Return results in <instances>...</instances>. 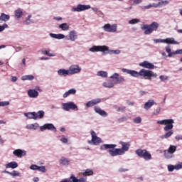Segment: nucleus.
<instances>
[{
  "label": "nucleus",
  "mask_w": 182,
  "mask_h": 182,
  "mask_svg": "<svg viewBox=\"0 0 182 182\" xmlns=\"http://www.w3.org/2000/svg\"><path fill=\"white\" fill-rule=\"evenodd\" d=\"M129 75H130V76H132L133 77H137V71L129 70Z\"/></svg>",
  "instance_id": "37998d69"
},
{
  "label": "nucleus",
  "mask_w": 182,
  "mask_h": 182,
  "mask_svg": "<svg viewBox=\"0 0 182 182\" xmlns=\"http://www.w3.org/2000/svg\"><path fill=\"white\" fill-rule=\"evenodd\" d=\"M5 106H9V101L0 102V107H4Z\"/></svg>",
  "instance_id": "a18cd8bd"
},
{
  "label": "nucleus",
  "mask_w": 182,
  "mask_h": 182,
  "mask_svg": "<svg viewBox=\"0 0 182 182\" xmlns=\"http://www.w3.org/2000/svg\"><path fill=\"white\" fill-rule=\"evenodd\" d=\"M118 120L119 122H126V120H127V118L126 117H124L119 118Z\"/></svg>",
  "instance_id": "680f3d73"
},
{
  "label": "nucleus",
  "mask_w": 182,
  "mask_h": 182,
  "mask_svg": "<svg viewBox=\"0 0 182 182\" xmlns=\"http://www.w3.org/2000/svg\"><path fill=\"white\" fill-rule=\"evenodd\" d=\"M13 154L16 157L21 159V157H23V156H26V151L21 149H16L13 151Z\"/></svg>",
  "instance_id": "dca6fc26"
},
{
  "label": "nucleus",
  "mask_w": 182,
  "mask_h": 182,
  "mask_svg": "<svg viewBox=\"0 0 182 182\" xmlns=\"http://www.w3.org/2000/svg\"><path fill=\"white\" fill-rule=\"evenodd\" d=\"M6 168H17L18 163L16 161H11L5 165Z\"/></svg>",
  "instance_id": "c85d7f7f"
},
{
  "label": "nucleus",
  "mask_w": 182,
  "mask_h": 182,
  "mask_svg": "<svg viewBox=\"0 0 182 182\" xmlns=\"http://www.w3.org/2000/svg\"><path fill=\"white\" fill-rule=\"evenodd\" d=\"M164 43H168V45H178V42L176 41L173 38H167L164 39Z\"/></svg>",
  "instance_id": "a878e982"
},
{
  "label": "nucleus",
  "mask_w": 182,
  "mask_h": 182,
  "mask_svg": "<svg viewBox=\"0 0 182 182\" xmlns=\"http://www.w3.org/2000/svg\"><path fill=\"white\" fill-rule=\"evenodd\" d=\"M109 79L114 82V85H120L121 83H123V82H126L124 77L120 76L117 73H114L110 75Z\"/></svg>",
  "instance_id": "423d86ee"
},
{
  "label": "nucleus",
  "mask_w": 182,
  "mask_h": 182,
  "mask_svg": "<svg viewBox=\"0 0 182 182\" xmlns=\"http://www.w3.org/2000/svg\"><path fill=\"white\" fill-rule=\"evenodd\" d=\"M59 163L60 166H64L65 167H68V166H69V164H70V160H69L68 159L66 158H61L59 160Z\"/></svg>",
  "instance_id": "bb28decb"
},
{
  "label": "nucleus",
  "mask_w": 182,
  "mask_h": 182,
  "mask_svg": "<svg viewBox=\"0 0 182 182\" xmlns=\"http://www.w3.org/2000/svg\"><path fill=\"white\" fill-rule=\"evenodd\" d=\"M142 31L145 35H150V33H153L154 31H157L159 29V24L157 22H153L151 24H144L141 27Z\"/></svg>",
  "instance_id": "7ed1b4c3"
},
{
  "label": "nucleus",
  "mask_w": 182,
  "mask_h": 182,
  "mask_svg": "<svg viewBox=\"0 0 182 182\" xmlns=\"http://www.w3.org/2000/svg\"><path fill=\"white\" fill-rule=\"evenodd\" d=\"M117 112H126V107L122 106L117 108Z\"/></svg>",
  "instance_id": "8fccbe9b"
},
{
  "label": "nucleus",
  "mask_w": 182,
  "mask_h": 182,
  "mask_svg": "<svg viewBox=\"0 0 182 182\" xmlns=\"http://www.w3.org/2000/svg\"><path fill=\"white\" fill-rule=\"evenodd\" d=\"M122 72H123V73H127V75H129L130 70L127 68H122Z\"/></svg>",
  "instance_id": "4d7b16f0"
},
{
  "label": "nucleus",
  "mask_w": 182,
  "mask_h": 182,
  "mask_svg": "<svg viewBox=\"0 0 182 182\" xmlns=\"http://www.w3.org/2000/svg\"><path fill=\"white\" fill-rule=\"evenodd\" d=\"M53 19L55 21H62L63 18L62 17H54Z\"/></svg>",
  "instance_id": "69168bd1"
},
{
  "label": "nucleus",
  "mask_w": 182,
  "mask_h": 182,
  "mask_svg": "<svg viewBox=\"0 0 182 182\" xmlns=\"http://www.w3.org/2000/svg\"><path fill=\"white\" fill-rule=\"evenodd\" d=\"M86 181H87V178L86 176L82 177L77 179V178H76L75 175L71 176V182H86Z\"/></svg>",
  "instance_id": "393cba45"
},
{
  "label": "nucleus",
  "mask_w": 182,
  "mask_h": 182,
  "mask_svg": "<svg viewBox=\"0 0 182 182\" xmlns=\"http://www.w3.org/2000/svg\"><path fill=\"white\" fill-rule=\"evenodd\" d=\"M137 155L139 157L144 159L145 161L151 160V154L146 149H137Z\"/></svg>",
  "instance_id": "6e6552de"
},
{
  "label": "nucleus",
  "mask_w": 182,
  "mask_h": 182,
  "mask_svg": "<svg viewBox=\"0 0 182 182\" xmlns=\"http://www.w3.org/2000/svg\"><path fill=\"white\" fill-rule=\"evenodd\" d=\"M70 95H76V89L72 88L70 89L68 91L65 92L63 95V97L64 99H66L68 96H70Z\"/></svg>",
  "instance_id": "cd10ccee"
},
{
  "label": "nucleus",
  "mask_w": 182,
  "mask_h": 182,
  "mask_svg": "<svg viewBox=\"0 0 182 182\" xmlns=\"http://www.w3.org/2000/svg\"><path fill=\"white\" fill-rule=\"evenodd\" d=\"M11 80V82H16V80H18V77H16V76H12Z\"/></svg>",
  "instance_id": "e2e57ef3"
},
{
  "label": "nucleus",
  "mask_w": 182,
  "mask_h": 182,
  "mask_svg": "<svg viewBox=\"0 0 182 182\" xmlns=\"http://www.w3.org/2000/svg\"><path fill=\"white\" fill-rule=\"evenodd\" d=\"M38 167L39 166L38 165L33 164L30 166V169L31 170H38Z\"/></svg>",
  "instance_id": "864d4df0"
},
{
  "label": "nucleus",
  "mask_w": 182,
  "mask_h": 182,
  "mask_svg": "<svg viewBox=\"0 0 182 182\" xmlns=\"http://www.w3.org/2000/svg\"><path fill=\"white\" fill-rule=\"evenodd\" d=\"M109 55H120L121 51L119 49L117 50H109L108 47V50H106Z\"/></svg>",
  "instance_id": "f704fd0d"
},
{
  "label": "nucleus",
  "mask_w": 182,
  "mask_h": 182,
  "mask_svg": "<svg viewBox=\"0 0 182 182\" xmlns=\"http://www.w3.org/2000/svg\"><path fill=\"white\" fill-rule=\"evenodd\" d=\"M4 143H5V140H4V139H2V136H1L0 135V144L1 146H4Z\"/></svg>",
  "instance_id": "052dcab7"
},
{
  "label": "nucleus",
  "mask_w": 182,
  "mask_h": 182,
  "mask_svg": "<svg viewBox=\"0 0 182 182\" xmlns=\"http://www.w3.org/2000/svg\"><path fill=\"white\" fill-rule=\"evenodd\" d=\"M102 29L105 32H109V33H116V32H117V24L106 23L102 26Z\"/></svg>",
  "instance_id": "9d476101"
},
{
  "label": "nucleus",
  "mask_w": 182,
  "mask_h": 182,
  "mask_svg": "<svg viewBox=\"0 0 182 182\" xmlns=\"http://www.w3.org/2000/svg\"><path fill=\"white\" fill-rule=\"evenodd\" d=\"M82 176H93V171L90 169H86L85 171L82 173Z\"/></svg>",
  "instance_id": "a19ab883"
},
{
  "label": "nucleus",
  "mask_w": 182,
  "mask_h": 182,
  "mask_svg": "<svg viewBox=\"0 0 182 182\" xmlns=\"http://www.w3.org/2000/svg\"><path fill=\"white\" fill-rule=\"evenodd\" d=\"M157 124L161 125H166L164 127V132H167L162 136V139H168L173 134V130H171L173 127V125L174 124L173 119H168L158 120Z\"/></svg>",
  "instance_id": "f03ea898"
},
{
  "label": "nucleus",
  "mask_w": 182,
  "mask_h": 182,
  "mask_svg": "<svg viewBox=\"0 0 182 182\" xmlns=\"http://www.w3.org/2000/svg\"><path fill=\"white\" fill-rule=\"evenodd\" d=\"M176 146L170 145L168 149L164 151V156L167 159H172L173 157V154L176 152Z\"/></svg>",
  "instance_id": "0eeeda50"
},
{
  "label": "nucleus",
  "mask_w": 182,
  "mask_h": 182,
  "mask_svg": "<svg viewBox=\"0 0 182 182\" xmlns=\"http://www.w3.org/2000/svg\"><path fill=\"white\" fill-rule=\"evenodd\" d=\"M139 66H141L142 68H145V69H154V64L151 63H149V61H144L141 63H139Z\"/></svg>",
  "instance_id": "4be33fe9"
},
{
  "label": "nucleus",
  "mask_w": 182,
  "mask_h": 182,
  "mask_svg": "<svg viewBox=\"0 0 182 182\" xmlns=\"http://www.w3.org/2000/svg\"><path fill=\"white\" fill-rule=\"evenodd\" d=\"M32 18V15H28L27 18L25 21V23L26 25H31V23H33V21H32L31 18Z\"/></svg>",
  "instance_id": "ea45409f"
},
{
  "label": "nucleus",
  "mask_w": 182,
  "mask_h": 182,
  "mask_svg": "<svg viewBox=\"0 0 182 182\" xmlns=\"http://www.w3.org/2000/svg\"><path fill=\"white\" fill-rule=\"evenodd\" d=\"M139 76L143 77L145 80H151V77H157V74L151 70L142 69L138 73Z\"/></svg>",
  "instance_id": "39448f33"
},
{
  "label": "nucleus",
  "mask_w": 182,
  "mask_h": 182,
  "mask_svg": "<svg viewBox=\"0 0 182 182\" xmlns=\"http://www.w3.org/2000/svg\"><path fill=\"white\" fill-rule=\"evenodd\" d=\"M60 141H61V143H63V144H66L68 141H69V139H68L66 136L63 135L60 139Z\"/></svg>",
  "instance_id": "79ce46f5"
},
{
  "label": "nucleus",
  "mask_w": 182,
  "mask_h": 182,
  "mask_svg": "<svg viewBox=\"0 0 182 182\" xmlns=\"http://www.w3.org/2000/svg\"><path fill=\"white\" fill-rule=\"evenodd\" d=\"M27 93L31 99H36L39 96V92L36 90H28Z\"/></svg>",
  "instance_id": "412c9836"
},
{
  "label": "nucleus",
  "mask_w": 182,
  "mask_h": 182,
  "mask_svg": "<svg viewBox=\"0 0 182 182\" xmlns=\"http://www.w3.org/2000/svg\"><path fill=\"white\" fill-rule=\"evenodd\" d=\"M166 52H167V53H171V48H170L169 47H166Z\"/></svg>",
  "instance_id": "338daca9"
},
{
  "label": "nucleus",
  "mask_w": 182,
  "mask_h": 182,
  "mask_svg": "<svg viewBox=\"0 0 182 182\" xmlns=\"http://www.w3.org/2000/svg\"><path fill=\"white\" fill-rule=\"evenodd\" d=\"M41 132H45V130H53V132H56V127L53 124H45L43 126L39 127Z\"/></svg>",
  "instance_id": "2eb2a0df"
},
{
  "label": "nucleus",
  "mask_w": 182,
  "mask_h": 182,
  "mask_svg": "<svg viewBox=\"0 0 182 182\" xmlns=\"http://www.w3.org/2000/svg\"><path fill=\"white\" fill-rule=\"evenodd\" d=\"M91 137L92 139L88 141V144L99 146V144L102 143V139L96 135V132H95V131L91 132Z\"/></svg>",
  "instance_id": "1a4fd4ad"
},
{
  "label": "nucleus",
  "mask_w": 182,
  "mask_h": 182,
  "mask_svg": "<svg viewBox=\"0 0 182 182\" xmlns=\"http://www.w3.org/2000/svg\"><path fill=\"white\" fill-rule=\"evenodd\" d=\"M168 171L172 172L173 170H175V166L169 165L168 166Z\"/></svg>",
  "instance_id": "6e6d98bb"
},
{
  "label": "nucleus",
  "mask_w": 182,
  "mask_h": 182,
  "mask_svg": "<svg viewBox=\"0 0 182 182\" xmlns=\"http://www.w3.org/2000/svg\"><path fill=\"white\" fill-rule=\"evenodd\" d=\"M102 102V100L100 98L93 99L89 102H87L85 104V106L87 107H93V106H95V105H99Z\"/></svg>",
  "instance_id": "f3484780"
},
{
  "label": "nucleus",
  "mask_w": 182,
  "mask_h": 182,
  "mask_svg": "<svg viewBox=\"0 0 182 182\" xmlns=\"http://www.w3.org/2000/svg\"><path fill=\"white\" fill-rule=\"evenodd\" d=\"M68 38L69 41H71V42H75V41L77 39V32H76L75 30L70 31L68 33Z\"/></svg>",
  "instance_id": "6ab92c4d"
},
{
  "label": "nucleus",
  "mask_w": 182,
  "mask_h": 182,
  "mask_svg": "<svg viewBox=\"0 0 182 182\" xmlns=\"http://www.w3.org/2000/svg\"><path fill=\"white\" fill-rule=\"evenodd\" d=\"M33 181H34V182H38V181H39V178H38V177H35V178H33Z\"/></svg>",
  "instance_id": "774afa93"
},
{
  "label": "nucleus",
  "mask_w": 182,
  "mask_h": 182,
  "mask_svg": "<svg viewBox=\"0 0 182 182\" xmlns=\"http://www.w3.org/2000/svg\"><path fill=\"white\" fill-rule=\"evenodd\" d=\"M154 105V100H150L149 102H146L144 105V109L149 110L151 107Z\"/></svg>",
  "instance_id": "473e14b6"
},
{
  "label": "nucleus",
  "mask_w": 182,
  "mask_h": 182,
  "mask_svg": "<svg viewBox=\"0 0 182 182\" xmlns=\"http://www.w3.org/2000/svg\"><path fill=\"white\" fill-rule=\"evenodd\" d=\"M169 3L168 1H162L161 2H159L158 4H149L146 6H145L146 9H150L151 7L157 8L159 6H161L163 5H166Z\"/></svg>",
  "instance_id": "aec40b11"
},
{
  "label": "nucleus",
  "mask_w": 182,
  "mask_h": 182,
  "mask_svg": "<svg viewBox=\"0 0 182 182\" xmlns=\"http://www.w3.org/2000/svg\"><path fill=\"white\" fill-rule=\"evenodd\" d=\"M58 28L62 31H68L70 27L66 23H63L60 24Z\"/></svg>",
  "instance_id": "72a5a7b5"
},
{
  "label": "nucleus",
  "mask_w": 182,
  "mask_h": 182,
  "mask_svg": "<svg viewBox=\"0 0 182 182\" xmlns=\"http://www.w3.org/2000/svg\"><path fill=\"white\" fill-rule=\"evenodd\" d=\"M159 79L161 80V82H164L166 80H168V77L164 76V75H161L159 77Z\"/></svg>",
  "instance_id": "603ef678"
},
{
  "label": "nucleus",
  "mask_w": 182,
  "mask_h": 182,
  "mask_svg": "<svg viewBox=\"0 0 182 182\" xmlns=\"http://www.w3.org/2000/svg\"><path fill=\"white\" fill-rule=\"evenodd\" d=\"M38 171L41 173H46V166H38Z\"/></svg>",
  "instance_id": "49530a36"
},
{
  "label": "nucleus",
  "mask_w": 182,
  "mask_h": 182,
  "mask_svg": "<svg viewBox=\"0 0 182 182\" xmlns=\"http://www.w3.org/2000/svg\"><path fill=\"white\" fill-rule=\"evenodd\" d=\"M25 117L28 119H33V120H38L39 119H43L45 116V112L43 110H40L38 112H25Z\"/></svg>",
  "instance_id": "20e7f679"
},
{
  "label": "nucleus",
  "mask_w": 182,
  "mask_h": 182,
  "mask_svg": "<svg viewBox=\"0 0 182 182\" xmlns=\"http://www.w3.org/2000/svg\"><path fill=\"white\" fill-rule=\"evenodd\" d=\"M57 73L58 75V76H63L64 77H66V76H70V73L69 72V70H66V69H60L57 71Z\"/></svg>",
  "instance_id": "5701e85b"
},
{
  "label": "nucleus",
  "mask_w": 182,
  "mask_h": 182,
  "mask_svg": "<svg viewBox=\"0 0 182 182\" xmlns=\"http://www.w3.org/2000/svg\"><path fill=\"white\" fill-rule=\"evenodd\" d=\"M119 144L122 146V149L117 148V145L114 144H104L100 146V150L102 151H105V150H108L111 157H116V156H123L126 151H129V149H130V143L129 142H123L119 141Z\"/></svg>",
  "instance_id": "f257e3e1"
},
{
  "label": "nucleus",
  "mask_w": 182,
  "mask_h": 182,
  "mask_svg": "<svg viewBox=\"0 0 182 182\" xmlns=\"http://www.w3.org/2000/svg\"><path fill=\"white\" fill-rule=\"evenodd\" d=\"M118 171H119V173H124L126 171H129L128 168H119L118 169Z\"/></svg>",
  "instance_id": "5fc2aeb1"
},
{
  "label": "nucleus",
  "mask_w": 182,
  "mask_h": 182,
  "mask_svg": "<svg viewBox=\"0 0 182 182\" xmlns=\"http://www.w3.org/2000/svg\"><path fill=\"white\" fill-rule=\"evenodd\" d=\"M154 43H164V39H154Z\"/></svg>",
  "instance_id": "3c124183"
},
{
  "label": "nucleus",
  "mask_w": 182,
  "mask_h": 182,
  "mask_svg": "<svg viewBox=\"0 0 182 182\" xmlns=\"http://www.w3.org/2000/svg\"><path fill=\"white\" fill-rule=\"evenodd\" d=\"M128 23H129V25H136V23H137V18H133L132 20H129L128 21Z\"/></svg>",
  "instance_id": "de8ad7c7"
},
{
  "label": "nucleus",
  "mask_w": 182,
  "mask_h": 182,
  "mask_svg": "<svg viewBox=\"0 0 182 182\" xmlns=\"http://www.w3.org/2000/svg\"><path fill=\"white\" fill-rule=\"evenodd\" d=\"M70 75H77L82 72V68L77 64H73L69 67Z\"/></svg>",
  "instance_id": "4468645a"
},
{
  "label": "nucleus",
  "mask_w": 182,
  "mask_h": 182,
  "mask_svg": "<svg viewBox=\"0 0 182 182\" xmlns=\"http://www.w3.org/2000/svg\"><path fill=\"white\" fill-rule=\"evenodd\" d=\"M11 16L9 15L1 13L0 16V21H2L3 22H8Z\"/></svg>",
  "instance_id": "2f4dec72"
},
{
  "label": "nucleus",
  "mask_w": 182,
  "mask_h": 182,
  "mask_svg": "<svg viewBox=\"0 0 182 182\" xmlns=\"http://www.w3.org/2000/svg\"><path fill=\"white\" fill-rule=\"evenodd\" d=\"M43 53L44 55H48V56H53V55L49 53V51H48V50H44V51L43 52Z\"/></svg>",
  "instance_id": "bf43d9fd"
},
{
  "label": "nucleus",
  "mask_w": 182,
  "mask_h": 182,
  "mask_svg": "<svg viewBox=\"0 0 182 182\" xmlns=\"http://www.w3.org/2000/svg\"><path fill=\"white\" fill-rule=\"evenodd\" d=\"M176 55H182V49L176 50Z\"/></svg>",
  "instance_id": "0e129e2a"
},
{
  "label": "nucleus",
  "mask_w": 182,
  "mask_h": 182,
  "mask_svg": "<svg viewBox=\"0 0 182 182\" xmlns=\"http://www.w3.org/2000/svg\"><path fill=\"white\" fill-rule=\"evenodd\" d=\"M50 38H53L54 39H65V35L62 34V33H58V34H55V33H50Z\"/></svg>",
  "instance_id": "c756f323"
},
{
  "label": "nucleus",
  "mask_w": 182,
  "mask_h": 182,
  "mask_svg": "<svg viewBox=\"0 0 182 182\" xmlns=\"http://www.w3.org/2000/svg\"><path fill=\"white\" fill-rule=\"evenodd\" d=\"M92 10L94 11V12H96L97 15L100 16V15H103V12L99 11V9L96 8V7H92Z\"/></svg>",
  "instance_id": "c03bdc74"
},
{
  "label": "nucleus",
  "mask_w": 182,
  "mask_h": 182,
  "mask_svg": "<svg viewBox=\"0 0 182 182\" xmlns=\"http://www.w3.org/2000/svg\"><path fill=\"white\" fill-rule=\"evenodd\" d=\"M107 71H99L97 73V76H100L101 77H107Z\"/></svg>",
  "instance_id": "58836bf2"
},
{
  "label": "nucleus",
  "mask_w": 182,
  "mask_h": 182,
  "mask_svg": "<svg viewBox=\"0 0 182 182\" xmlns=\"http://www.w3.org/2000/svg\"><path fill=\"white\" fill-rule=\"evenodd\" d=\"M90 5L87 4H77V6H73L71 9L72 12H83V11H87L90 9Z\"/></svg>",
  "instance_id": "f8f14e48"
},
{
  "label": "nucleus",
  "mask_w": 182,
  "mask_h": 182,
  "mask_svg": "<svg viewBox=\"0 0 182 182\" xmlns=\"http://www.w3.org/2000/svg\"><path fill=\"white\" fill-rule=\"evenodd\" d=\"M106 50H109V46H93L89 48V52H102L105 53Z\"/></svg>",
  "instance_id": "ddd939ff"
},
{
  "label": "nucleus",
  "mask_w": 182,
  "mask_h": 182,
  "mask_svg": "<svg viewBox=\"0 0 182 182\" xmlns=\"http://www.w3.org/2000/svg\"><path fill=\"white\" fill-rule=\"evenodd\" d=\"M182 169V162H179L178 164L175 165V170Z\"/></svg>",
  "instance_id": "09e8293b"
},
{
  "label": "nucleus",
  "mask_w": 182,
  "mask_h": 182,
  "mask_svg": "<svg viewBox=\"0 0 182 182\" xmlns=\"http://www.w3.org/2000/svg\"><path fill=\"white\" fill-rule=\"evenodd\" d=\"M94 110H95V113H97L98 114H100V116H102V117H107V116H109L107 112H106V111L100 109V107L95 106L94 107Z\"/></svg>",
  "instance_id": "a211bd4d"
},
{
  "label": "nucleus",
  "mask_w": 182,
  "mask_h": 182,
  "mask_svg": "<svg viewBox=\"0 0 182 182\" xmlns=\"http://www.w3.org/2000/svg\"><path fill=\"white\" fill-rule=\"evenodd\" d=\"M63 110L65 112H69V110L77 111V105L73 102H65L61 105Z\"/></svg>",
  "instance_id": "9b49d317"
},
{
  "label": "nucleus",
  "mask_w": 182,
  "mask_h": 182,
  "mask_svg": "<svg viewBox=\"0 0 182 182\" xmlns=\"http://www.w3.org/2000/svg\"><path fill=\"white\" fill-rule=\"evenodd\" d=\"M174 55H176V51H175V52H170V53L168 54V58H171L172 56H174Z\"/></svg>",
  "instance_id": "13d9d810"
},
{
  "label": "nucleus",
  "mask_w": 182,
  "mask_h": 182,
  "mask_svg": "<svg viewBox=\"0 0 182 182\" xmlns=\"http://www.w3.org/2000/svg\"><path fill=\"white\" fill-rule=\"evenodd\" d=\"M9 176H11L12 177H21L22 175L18 171H13L9 173Z\"/></svg>",
  "instance_id": "4c0bfd02"
},
{
  "label": "nucleus",
  "mask_w": 182,
  "mask_h": 182,
  "mask_svg": "<svg viewBox=\"0 0 182 182\" xmlns=\"http://www.w3.org/2000/svg\"><path fill=\"white\" fill-rule=\"evenodd\" d=\"M35 76L32 75H23L21 77V80H33Z\"/></svg>",
  "instance_id": "e433bc0d"
},
{
  "label": "nucleus",
  "mask_w": 182,
  "mask_h": 182,
  "mask_svg": "<svg viewBox=\"0 0 182 182\" xmlns=\"http://www.w3.org/2000/svg\"><path fill=\"white\" fill-rule=\"evenodd\" d=\"M38 127H39V124L34 123V124H27L26 127V129H28V130H37Z\"/></svg>",
  "instance_id": "7c9ffc66"
},
{
  "label": "nucleus",
  "mask_w": 182,
  "mask_h": 182,
  "mask_svg": "<svg viewBox=\"0 0 182 182\" xmlns=\"http://www.w3.org/2000/svg\"><path fill=\"white\" fill-rule=\"evenodd\" d=\"M15 16L17 18V19H20V18L22 17V15H23V12L22 11V9H18L14 11Z\"/></svg>",
  "instance_id": "c9c22d12"
},
{
  "label": "nucleus",
  "mask_w": 182,
  "mask_h": 182,
  "mask_svg": "<svg viewBox=\"0 0 182 182\" xmlns=\"http://www.w3.org/2000/svg\"><path fill=\"white\" fill-rule=\"evenodd\" d=\"M114 82L112 80L105 81L102 83L103 87H105L107 89H113L114 87Z\"/></svg>",
  "instance_id": "b1692460"
}]
</instances>
